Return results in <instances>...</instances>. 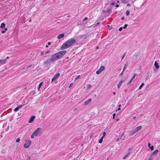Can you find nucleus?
Here are the masks:
<instances>
[{
    "instance_id": "61",
    "label": "nucleus",
    "mask_w": 160,
    "mask_h": 160,
    "mask_svg": "<svg viewBox=\"0 0 160 160\" xmlns=\"http://www.w3.org/2000/svg\"><path fill=\"white\" fill-rule=\"evenodd\" d=\"M98 48H99V47H96V49H98Z\"/></svg>"
},
{
    "instance_id": "34",
    "label": "nucleus",
    "mask_w": 160,
    "mask_h": 160,
    "mask_svg": "<svg viewBox=\"0 0 160 160\" xmlns=\"http://www.w3.org/2000/svg\"><path fill=\"white\" fill-rule=\"evenodd\" d=\"M127 26H128V25L127 24H125L124 26L123 27V29H126L127 28Z\"/></svg>"
},
{
    "instance_id": "56",
    "label": "nucleus",
    "mask_w": 160,
    "mask_h": 160,
    "mask_svg": "<svg viewBox=\"0 0 160 160\" xmlns=\"http://www.w3.org/2000/svg\"><path fill=\"white\" fill-rule=\"evenodd\" d=\"M148 76L147 77H146V80H148Z\"/></svg>"
},
{
    "instance_id": "6",
    "label": "nucleus",
    "mask_w": 160,
    "mask_h": 160,
    "mask_svg": "<svg viewBox=\"0 0 160 160\" xmlns=\"http://www.w3.org/2000/svg\"><path fill=\"white\" fill-rule=\"evenodd\" d=\"M59 73H57L52 78V82L54 81L55 80H56L59 76L60 75Z\"/></svg>"
},
{
    "instance_id": "22",
    "label": "nucleus",
    "mask_w": 160,
    "mask_h": 160,
    "mask_svg": "<svg viewBox=\"0 0 160 160\" xmlns=\"http://www.w3.org/2000/svg\"><path fill=\"white\" fill-rule=\"evenodd\" d=\"M154 158L151 155L150 157L149 158L148 160H152Z\"/></svg>"
},
{
    "instance_id": "27",
    "label": "nucleus",
    "mask_w": 160,
    "mask_h": 160,
    "mask_svg": "<svg viewBox=\"0 0 160 160\" xmlns=\"http://www.w3.org/2000/svg\"><path fill=\"white\" fill-rule=\"evenodd\" d=\"M101 72L99 69H98V71H96V73L97 74H99L100 73H101Z\"/></svg>"
},
{
    "instance_id": "62",
    "label": "nucleus",
    "mask_w": 160,
    "mask_h": 160,
    "mask_svg": "<svg viewBox=\"0 0 160 160\" xmlns=\"http://www.w3.org/2000/svg\"><path fill=\"white\" fill-rule=\"evenodd\" d=\"M136 118V117H133V119H135Z\"/></svg>"
},
{
    "instance_id": "25",
    "label": "nucleus",
    "mask_w": 160,
    "mask_h": 160,
    "mask_svg": "<svg viewBox=\"0 0 160 160\" xmlns=\"http://www.w3.org/2000/svg\"><path fill=\"white\" fill-rule=\"evenodd\" d=\"M129 154V153H128V154H126L123 158V159H125L128 156V155Z\"/></svg>"
},
{
    "instance_id": "12",
    "label": "nucleus",
    "mask_w": 160,
    "mask_h": 160,
    "mask_svg": "<svg viewBox=\"0 0 160 160\" xmlns=\"http://www.w3.org/2000/svg\"><path fill=\"white\" fill-rule=\"evenodd\" d=\"M154 65L155 67V68L156 69H158L159 68V66L158 65V63L156 62L155 61V63L154 64Z\"/></svg>"
},
{
    "instance_id": "49",
    "label": "nucleus",
    "mask_w": 160,
    "mask_h": 160,
    "mask_svg": "<svg viewBox=\"0 0 160 160\" xmlns=\"http://www.w3.org/2000/svg\"><path fill=\"white\" fill-rule=\"evenodd\" d=\"M116 7H119V5L118 4H116L115 6Z\"/></svg>"
},
{
    "instance_id": "8",
    "label": "nucleus",
    "mask_w": 160,
    "mask_h": 160,
    "mask_svg": "<svg viewBox=\"0 0 160 160\" xmlns=\"http://www.w3.org/2000/svg\"><path fill=\"white\" fill-rule=\"evenodd\" d=\"M35 118V117L34 116H32L31 118H30V119L28 121V123H30L32 122Z\"/></svg>"
},
{
    "instance_id": "43",
    "label": "nucleus",
    "mask_w": 160,
    "mask_h": 160,
    "mask_svg": "<svg viewBox=\"0 0 160 160\" xmlns=\"http://www.w3.org/2000/svg\"><path fill=\"white\" fill-rule=\"evenodd\" d=\"M115 3L114 2H112L111 3V5L112 6H114L115 5Z\"/></svg>"
},
{
    "instance_id": "18",
    "label": "nucleus",
    "mask_w": 160,
    "mask_h": 160,
    "mask_svg": "<svg viewBox=\"0 0 160 160\" xmlns=\"http://www.w3.org/2000/svg\"><path fill=\"white\" fill-rule=\"evenodd\" d=\"M121 2L122 3H126L128 2V0H121Z\"/></svg>"
},
{
    "instance_id": "7",
    "label": "nucleus",
    "mask_w": 160,
    "mask_h": 160,
    "mask_svg": "<svg viewBox=\"0 0 160 160\" xmlns=\"http://www.w3.org/2000/svg\"><path fill=\"white\" fill-rule=\"evenodd\" d=\"M127 80V78H125L123 80H122V79L120 81L119 83H118V88H119L120 87L121 85H122V83L124 82L125 81Z\"/></svg>"
},
{
    "instance_id": "17",
    "label": "nucleus",
    "mask_w": 160,
    "mask_h": 160,
    "mask_svg": "<svg viewBox=\"0 0 160 160\" xmlns=\"http://www.w3.org/2000/svg\"><path fill=\"white\" fill-rule=\"evenodd\" d=\"M80 37L81 38H86L87 37H88L89 35H88L86 34H83V35H82L80 36Z\"/></svg>"
},
{
    "instance_id": "53",
    "label": "nucleus",
    "mask_w": 160,
    "mask_h": 160,
    "mask_svg": "<svg viewBox=\"0 0 160 160\" xmlns=\"http://www.w3.org/2000/svg\"><path fill=\"white\" fill-rule=\"evenodd\" d=\"M9 58V57H7L5 59H6V61H7V60Z\"/></svg>"
},
{
    "instance_id": "14",
    "label": "nucleus",
    "mask_w": 160,
    "mask_h": 160,
    "mask_svg": "<svg viewBox=\"0 0 160 160\" xmlns=\"http://www.w3.org/2000/svg\"><path fill=\"white\" fill-rule=\"evenodd\" d=\"M148 147H149V149L151 151H152L153 150V148H154L153 146H151V144L150 142H148Z\"/></svg>"
},
{
    "instance_id": "48",
    "label": "nucleus",
    "mask_w": 160,
    "mask_h": 160,
    "mask_svg": "<svg viewBox=\"0 0 160 160\" xmlns=\"http://www.w3.org/2000/svg\"><path fill=\"white\" fill-rule=\"evenodd\" d=\"M27 160H30V157H28L27 158Z\"/></svg>"
},
{
    "instance_id": "1",
    "label": "nucleus",
    "mask_w": 160,
    "mask_h": 160,
    "mask_svg": "<svg viewBox=\"0 0 160 160\" xmlns=\"http://www.w3.org/2000/svg\"><path fill=\"white\" fill-rule=\"evenodd\" d=\"M66 51H63L59 52L57 53L53 54L51 57V59L48 58L44 62V63L48 65L51 64L52 62H54L62 57L66 53Z\"/></svg>"
},
{
    "instance_id": "55",
    "label": "nucleus",
    "mask_w": 160,
    "mask_h": 160,
    "mask_svg": "<svg viewBox=\"0 0 160 160\" xmlns=\"http://www.w3.org/2000/svg\"><path fill=\"white\" fill-rule=\"evenodd\" d=\"M124 19V17H122L121 18V20H123Z\"/></svg>"
},
{
    "instance_id": "28",
    "label": "nucleus",
    "mask_w": 160,
    "mask_h": 160,
    "mask_svg": "<svg viewBox=\"0 0 160 160\" xmlns=\"http://www.w3.org/2000/svg\"><path fill=\"white\" fill-rule=\"evenodd\" d=\"M126 55V52L124 53L122 56V60L123 58Z\"/></svg>"
},
{
    "instance_id": "42",
    "label": "nucleus",
    "mask_w": 160,
    "mask_h": 160,
    "mask_svg": "<svg viewBox=\"0 0 160 160\" xmlns=\"http://www.w3.org/2000/svg\"><path fill=\"white\" fill-rule=\"evenodd\" d=\"M122 27H120L119 29V31H122Z\"/></svg>"
},
{
    "instance_id": "26",
    "label": "nucleus",
    "mask_w": 160,
    "mask_h": 160,
    "mask_svg": "<svg viewBox=\"0 0 160 160\" xmlns=\"http://www.w3.org/2000/svg\"><path fill=\"white\" fill-rule=\"evenodd\" d=\"M130 14V12L129 10H128L126 11V15L127 16H128Z\"/></svg>"
},
{
    "instance_id": "10",
    "label": "nucleus",
    "mask_w": 160,
    "mask_h": 160,
    "mask_svg": "<svg viewBox=\"0 0 160 160\" xmlns=\"http://www.w3.org/2000/svg\"><path fill=\"white\" fill-rule=\"evenodd\" d=\"M7 62L6 59H0V63L1 64H4L6 63Z\"/></svg>"
},
{
    "instance_id": "11",
    "label": "nucleus",
    "mask_w": 160,
    "mask_h": 160,
    "mask_svg": "<svg viewBox=\"0 0 160 160\" xmlns=\"http://www.w3.org/2000/svg\"><path fill=\"white\" fill-rule=\"evenodd\" d=\"M92 101L91 98H89L86 101L84 102V105H88Z\"/></svg>"
},
{
    "instance_id": "63",
    "label": "nucleus",
    "mask_w": 160,
    "mask_h": 160,
    "mask_svg": "<svg viewBox=\"0 0 160 160\" xmlns=\"http://www.w3.org/2000/svg\"><path fill=\"white\" fill-rule=\"evenodd\" d=\"M121 106V105H119V106H118V107L119 108H120V107Z\"/></svg>"
},
{
    "instance_id": "64",
    "label": "nucleus",
    "mask_w": 160,
    "mask_h": 160,
    "mask_svg": "<svg viewBox=\"0 0 160 160\" xmlns=\"http://www.w3.org/2000/svg\"><path fill=\"white\" fill-rule=\"evenodd\" d=\"M119 2V1H118H118H117V3H118Z\"/></svg>"
},
{
    "instance_id": "20",
    "label": "nucleus",
    "mask_w": 160,
    "mask_h": 160,
    "mask_svg": "<svg viewBox=\"0 0 160 160\" xmlns=\"http://www.w3.org/2000/svg\"><path fill=\"white\" fill-rule=\"evenodd\" d=\"M42 83H43L42 82L39 83V85L38 88V91L39 90V89L40 88L41 86H42Z\"/></svg>"
},
{
    "instance_id": "41",
    "label": "nucleus",
    "mask_w": 160,
    "mask_h": 160,
    "mask_svg": "<svg viewBox=\"0 0 160 160\" xmlns=\"http://www.w3.org/2000/svg\"><path fill=\"white\" fill-rule=\"evenodd\" d=\"M111 10H112V9L109 8V9H108V10H107V12H110L111 11Z\"/></svg>"
},
{
    "instance_id": "44",
    "label": "nucleus",
    "mask_w": 160,
    "mask_h": 160,
    "mask_svg": "<svg viewBox=\"0 0 160 160\" xmlns=\"http://www.w3.org/2000/svg\"><path fill=\"white\" fill-rule=\"evenodd\" d=\"M31 66H32V65H29V66H28L27 67L26 69H28V68H29Z\"/></svg>"
},
{
    "instance_id": "54",
    "label": "nucleus",
    "mask_w": 160,
    "mask_h": 160,
    "mask_svg": "<svg viewBox=\"0 0 160 160\" xmlns=\"http://www.w3.org/2000/svg\"><path fill=\"white\" fill-rule=\"evenodd\" d=\"M51 42H48V45H51Z\"/></svg>"
},
{
    "instance_id": "30",
    "label": "nucleus",
    "mask_w": 160,
    "mask_h": 160,
    "mask_svg": "<svg viewBox=\"0 0 160 160\" xmlns=\"http://www.w3.org/2000/svg\"><path fill=\"white\" fill-rule=\"evenodd\" d=\"M91 85L90 84H88L87 85V88H88V89H90V88H91Z\"/></svg>"
},
{
    "instance_id": "21",
    "label": "nucleus",
    "mask_w": 160,
    "mask_h": 160,
    "mask_svg": "<svg viewBox=\"0 0 160 160\" xmlns=\"http://www.w3.org/2000/svg\"><path fill=\"white\" fill-rule=\"evenodd\" d=\"M127 64H125L124 65L123 69V72H124L125 70L127 68Z\"/></svg>"
},
{
    "instance_id": "16",
    "label": "nucleus",
    "mask_w": 160,
    "mask_h": 160,
    "mask_svg": "<svg viewBox=\"0 0 160 160\" xmlns=\"http://www.w3.org/2000/svg\"><path fill=\"white\" fill-rule=\"evenodd\" d=\"M104 66H101L99 69L102 72V71L104 70Z\"/></svg>"
},
{
    "instance_id": "40",
    "label": "nucleus",
    "mask_w": 160,
    "mask_h": 160,
    "mask_svg": "<svg viewBox=\"0 0 160 160\" xmlns=\"http://www.w3.org/2000/svg\"><path fill=\"white\" fill-rule=\"evenodd\" d=\"M73 85V84L72 83H71L69 86V88H70Z\"/></svg>"
},
{
    "instance_id": "24",
    "label": "nucleus",
    "mask_w": 160,
    "mask_h": 160,
    "mask_svg": "<svg viewBox=\"0 0 160 160\" xmlns=\"http://www.w3.org/2000/svg\"><path fill=\"white\" fill-rule=\"evenodd\" d=\"M103 137H102L99 140V142L100 143H101L103 141Z\"/></svg>"
},
{
    "instance_id": "4",
    "label": "nucleus",
    "mask_w": 160,
    "mask_h": 160,
    "mask_svg": "<svg viewBox=\"0 0 160 160\" xmlns=\"http://www.w3.org/2000/svg\"><path fill=\"white\" fill-rule=\"evenodd\" d=\"M142 128V126H139L136 128L132 131V132L129 134V135L130 136H132L135 133H137Z\"/></svg>"
},
{
    "instance_id": "23",
    "label": "nucleus",
    "mask_w": 160,
    "mask_h": 160,
    "mask_svg": "<svg viewBox=\"0 0 160 160\" xmlns=\"http://www.w3.org/2000/svg\"><path fill=\"white\" fill-rule=\"evenodd\" d=\"M144 84L143 83H142L140 86L138 88V89H141L144 86Z\"/></svg>"
},
{
    "instance_id": "9",
    "label": "nucleus",
    "mask_w": 160,
    "mask_h": 160,
    "mask_svg": "<svg viewBox=\"0 0 160 160\" xmlns=\"http://www.w3.org/2000/svg\"><path fill=\"white\" fill-rule=\"evenodd\" d=\"M23 106V105H21L16 108L14 110V112H17L18 111L19 108L22 107Z\"/></svg>"
},
{
    "instance_id": "50",
    "label": "nucleus",
    "mask_w": 160,
    "mask_h": 160,
    "mask_svg": "<svg viewBox=\"0 0 160 160\" xmlns=\"http://www.w3.org/2000/svg\"><path fill=\"white\" fill-rule=\"evenodd\" d=\"M43 54H44L43 52H41V56H42L43 55Z\"/></svg>"
},
{
    "instance_id": "3",
    "label": "nucleus",
    "mask_w": 160,
    "mask_h": 160,
    "mask_svg": "<svg viewBox=\"0 0 160 160\" xmlns=\"http://www.w3.org/2000/svg\"><path fill=\"white\" fill-rule=\"evenodd\" d=\"M42 128H37L33 132V134L35 135V136L38 137L41 135Z\"/></svg>"
},
{
    "instance_id": "32",
    "label": "nucleus",
    "mask_w": 160,
    "mask_h": 160,
    "mask_svg": "<svg viewBox=\"0 0 160 160\" xmlns=\"http://www.w3.org/2000/svg\"><path fill=\"white\" fill-rule=\"evenodd\" d=\"M124 72H123L122 71L119 74V76L120 77L122 76L123 75Z\"/></svg>"
},
{
    "instance_id": "46",
    "label": "nucleus",
    "mask_w": 160,
    "mask_h": 160,
    "mask_svg": "<svg viewBox=\"0 0 160 160\" xmlns=\"http://www.w3.org/2000/svg\"><path fill=\"white\" fill-rule=\"evenodd\" d=\"M100 23V22H97L96 25H95V26H97V25H98Z\"/></svg>"
},
{
    "instance_id": "35",
    "label": "nucleus",
    "mask_w": 160,
    "mask_h": 160,
    "mask_svg": "<svg viewBox=\"0 0 160 160\" xmlns=\"http://www.w3.org/2000/svg\"><path fill=\"white\" fill-rule=\"evenodd\" d=\"M115 115H116V113H114L113 114V115H112L113 119H115Z\"/></svg>"
},
{
    "instance_id": "51",
    "label": "nucleus",
    "mask_w": 160,
    "mask_h": 160,
    "mask_svg": "<svg viewBox=\"0 0 160 160\" xmlns=\"http://www.w3.org/2000/svg\"><path fill=\"white\" fill-rule=\"evenodd\" d=\"M5 32V31L4 30V31H2V32H1V33H4Z\"/></svg>"
},
{
    "instance_id": "39",
    "label": "nucleus",
    "mask_w": 160,
    "mask_h": 160,
    "mask_svg": "<svg viewBox=\"0 0 160 160\" xmlns=\"http://www.w3.org/2000/svg\"><path fill=\"white\" fill-rule=\"evenodd\" d=\"M87 19H88V18L86 17L85 18H84V19H83L82 20V21H83V22L84 21H86V20H87Z\"/></svg>"
},
{
    "instance_id": "33",
    "label": "nucleus",
    "mask_w": 160,
    "mask_h": 160,
    "mask_svg": "<svg viewBox=\"0 0 160 160\" xmlns=\"http://www.w3.org/2000/svg\"><path fill=\"white\" fill-rule=\"evenodd\" d=\"M80 75H78L75 79V80H77L78 79V78H80Z\"/></svg>"
},
{
    "instance_id": "13",
    "label": "nucleus",
    "mask_w": 160,
    "mask_h": 160,
    "mask_svg": "<svg viewBox=\"0 0 160 160\" xmlns=\"http://www.w3.org/2000/svg\"><path fill=\"white\" fill-rule=\"evenodd\" d=\"M158 150H156L155 151H154L153 153L151 154L152 156H153L155 155H156L158 153Z\"/></svg>"
},
{
    "instance_id": "38",
    "label": "nucleus",
    "mask_w": 160,
    "mask_h": 160,
    "mask_svg": "<svg viewBox=\"0 0 160 160\" xmlns=\"http://www.w3.org/2000/svg\"><path fill=\"white\" fill-rule=\"evenodd\" d=\"M106 135V133L105 132H103V136L102 137H103V138Z\"/></svg>"
},
{
    "instance_id": "2",
    "label": "nucleus",
    "mask_w": 160,
    "mask_h": 160,
    "mask_svg": "<svg viewBox=\"0 0 160 160\" xmlns=\"http://www.w3.org/2000/svg\"><path fill=\"white\" fill-rule=\"evenodd\" d=\"M76 42V40L73 38H71L66 41L61 46L60 49L62 50L66 49L71 46Z\"/></svg>"
},
{
    "instance_id": "31",
    "label": "nucleus",
    "mask_w": 160,
    "mask_h": 160,
    "mask_svg": "<svg viewBox=\"0 0 160 160\" xmlns=\"http://www.w3.org/2000/svg\"><path fill=\"white\" fill-rule=\"evenodd\" d=\"M34 136H35V135L33 134V133L32 134V135L31 136V138H34Z\"/></svg>"
},
{
    "instance_id": "19",
    "label": "nucleus",
    "mask_w": 160,
    "mask_h": 160,
    "mask_svg": "<svg viewBox=\"0 0 160 160\" xmlns=\"http://www.w3.org/2000/svg\"><path fill=\"white\" fill-rule=\"evenodd\" d=\"M5 24L4 23H2L0 26V28H3L5 27Z\"/></svg>"
},
{
    "instance_id": "29",
    "label": "nucleus",
    "mask_w": 160,
    "mask_h": 160,
    "mask_svg": "<svg viewBox=\"0 0 160 160\" xmlns=\"http://www.w3.org/2000/svg\"><path fill=\"white\" fill-rule=\"evenodd\" d=\"M132 78H131V79L130 80V81L127 84V86L129 85L130 83H131L132 82Z\"/></svg>"
},
{
    "instance_id": "58",
    "label": "nucleus",
    "mask_w": 160,
    "mask_h": 160,
    "mask_svg": "<svg viewBox=\"0 0 160 160\" xmlns=\"http://www.w3.org/2000/svg\"><path fill=\"white\" fill-rule=\"evenodd\" d=\"M4 29H5V31L8 30V29L7 28H4Z\"/></svg>"
},
{
    "instance_id": "57",
    "label": "nucleus",
    "mask_w": 160,
    "mask_h": 160,
    "mask_svg": "<svg viewBox=\"0 0 160 160\" xmlns=\"http://www.w3.org/2000/svg\"><path fill=\"white\" fill-rule=\"evenodd\" d=\"M115 94H116V92H113V95H115Z\"/></svg>"
},
{
    "instance_id": "45",
    "label": "nucleus",
    "mask_w": 160,
    "mask_h": 160,
    "mask_svg": "<svg viewBox=\"0 0 160 160\" xmlns=\"http://www.w3.org/2000/svg\"><path fill=\"white\" fill-rule=\"evenodd\" d=\"M50 52V51H46V52L45 53V54H48V53H49Z\"/></svg>"
},
{
    "instance_id": "60",
    "label": "nucleus",
    "mask_w": 160,
    "mask_h": 160,
    "mask_svg": "<svg viewBox=\"0 0 160 160\" xmlns=\"http://www.w3.org/2000/svg\"><path fill=\"white\" fill-rule=\"evenodd\" d=\"M119 119H117L116 120V121L118 122V121H119Z\"/></svg>"
},
{
    "instance_id": "47",
    "label": "nucleus",
    "mask_w": 160,
    "mask_h": 160,
    "mask_svg": "<svg viewBox=\"0 0 160 160\" xmlns=\"http://www.w3.org/2000/svg\"><path fill=\"white\" fill-rule=\"evenodd\" d=\"M131 6V5L129 3H128V4H127V7H128V6L130 7Z\"/></svg>"
},
{
    "instance_id": "15",
    "label": "nucleus",
    "mask_w": 160,
    "mask_h": 160,
    "mask_svg": "<svg viewBox=\"0 0 160 160\" xmlns=\"http://www.w3.org/2000/svg\"><path fill=\"white\" fill-rule=\"evenodd\" d=\"M64 36V33H62L59 34L58 37V39H60L63 37Z\"/></svg>"
},
{
    "instance_id": "37",
    "label": "nucleus",
    "mask_w": 160,
    "mask_h": 160,
    "mask_svg": "<svg viewBox=\"0 0 160 160\" xmlns=\"http://www.w3.org/2000/svg\"><path fill=\"white\" fill-rule=\"evenodd\" d=\"M137 74H134L133 76L132 77V79H133L136 76V75Z\"/></svg>"
},
{
    "instance_id": "5",
    "label": "nucleus",
    "mask_w": 160,
    "mask_h": 160,
    "mask_svg": "<svg viewBox=\"0 0 160 160\" xmlns=\"http://www.w3.org/2000/svg\"><path fill=\"white\" fill-rule=\"evenodd\" d=\"M26 143L24 144V147L25 148H28L30 147L31 143V141L26 140Z\"/></svg>"
},
{
    "instance_id": "52",
    "label": "nucleus",
    "mask_w": 160,
    "mask_h": 160,
    "mask_svg": "<svg viewBox=\"0 0 160 160\" xmlns=\"http://www.w3.org/2000/svg\"><path fill=\"white\" fill-rule=\"evenodd\" d=\"M121 108H118L117 110H116V111H118V110H120Z\"/></svg>"
},
{
    "instance_id": "59",
    "label": "nucleus",
    "mask_w": 160,
    "mask_h": 160,
    "mask_svg": "<svg viewBox=\"0 0 160 160\" xmlns=\"http://www.w3.org/2000/svg\"><path fill=\"white\" fill-rule=\"evenodd\" d=\"M119 140V138H117V139L116 140V141H117V142Z\"/></svg>"
},
{
    "instance_id": "36",
    "label": "nucleus",
    "mask_w": 160,
    "mask_h": 160,
    "mask_svg": "<svg viewBox=\"0 0 160 160\" xmlns=\"http://www.w3.org/2000/svg\"><path fill=\"white\" fill-rule=\"evenodd\" d=\"M20 141V139L19 138H18L16 140V142H19Z\"/></svg>"
}]
</instances>
